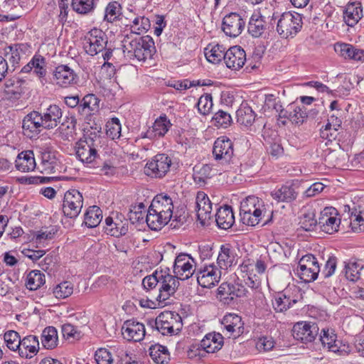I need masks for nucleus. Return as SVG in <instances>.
<instances>
[{
    "instance_id": "obj_7",
    "label": "nucleus",
    "mask_w": 364,
    "mask_h": 364,
    "mask_svg": "<svg viewBox=\"0 0 364 364\" xmlns=\"http://www.w3.org/2000/svg\"><path fill=\"white\" fill-rule=\"evenodd\" d=\"M82 41L85 53L94 56L105 49L107 36L102 30L93 28L85 35Z\"/></svg>"
},
{
    "instance_id": "obj_17",
    "label": "nucleus",
    "mask_w": 364,
    "mask_h": 364,
    "mask_svg": "<svg viewBox=\"0 0 364 364\" xmlns=\"http://www.w3.org/2000/svg\"><path fill=\"white\" fill-rule=\"evenodd\" d=\"M299 293L298 290H294ZM299 301L298 294H294L291 289H286L276 293L272 300V305L276 312H284L291 308Z\"/></svg>"
},
{
    "instance_id": "obj_48",
    "label": "nucleus",
    "mask_w": 364,
    "mask_h": 364,
    "mask_svg": "<svg viewBox=\"0 0 364 364\" xmlns=\"http://www.w3.org/2000/svg\"><path fill=\"white\" fill-rule=\"evenodd\" d=\"M77 119L75 116L66 117L63 122H60V126L58 129L62 134L63 140H69L76 134Z\"/></svg>"
},
{
    "instance_id": "obj_12",
    "label": "nucleus",
    "mask_w": 364,
    "mask_h": 364,
    "mask_svg": "<svg viewBox=\"0 0 364 364\" xmlns=\"http://www.w3.org/2000/svg\"><path fill=\"white\" fill-rule=\"evenodd\" d=\"M212 152L215 161L229 164L234 156V143L228 136H221L214 141Z\"/></svg>"
},
{
    "instance_id": "obj_1",
    "label": "nucleus",
    "mask_w": 364,
    "mask_h": 364,
    "mask_svg": "<svg viewBox=\"0 0 364 364\" xmlns=\"http://www.w3.org/2000/svg\"><path fill=\"white\" fill-rule=\"evenodd\" d=\"M124 56L129 60L145 62L151 59L156 51L154 41L150 36H134L126 35L122 41Z\"/></svg>"
},
{
    "instance_id": "obj_31",
    "label": "nucleus",
    "mask_w": 364,
    "mask_h": 364,
    "mask_svg": "<svg viewBox=\"0 0 364 364\" xmlns=\"http://www.w3.org/2000/svg\"><path fill=\"white\" fill-rule=\"evenodd\" d=\"M159 292L155 299L159 302L165 301L173 296L179 286V282L174 276H168L166 279H161L159 282Z\"/></svg>"
},
{
    "instance_id": "obj_37",
    "label": "nucleus",
    "mask_w": 364,
    "mask_h": 364,
    "mask_svg": "<svg viewBox=\"0 0 364 364\" xmlns=\"http://www.w3.org/2000/svg\"><path fill=\"white\" fill-rule=\"evenodd\" d=\"M335 50L345 59L364 61V50L358 49L348 43H336Z\"/></svg>"
},
{
    "instance_id": "obj_42",
    "label": "nucleus",
    "mask_w": 364,
    "mask_h": 364,
    "mask_svg": "<svg viewBox=\"0 0 364 364\" xmlns=\"http://www.w3.org/2000/svg\"><path fill=\"white\" fill-rule=\"evenodd\" d=\"M58 166V159L55 154L50 151L41 153L40 172L45 174L54 173Z\"/></svg>"
},
{
    "instance_id": "obj_36",
    "label": "nucleus",
    "mask_w": 364,
    "mask_h": 364,
    "mask_svg": "<svg viewBox=\"0 0 364 364\" xmlns=\"http://www.w3.org/2000/svg\"><path fill=\"white\" fill-rule=\"evenodd\" d=\"M156 212L154 210H151V207L149 206L146 215L145 222L151 230L158 231L168 224L171 218L162 213Z\"/></svg>"
},
{
    "instance_id": "obj_16",
    "label": "nucleus",
    "mask_w": 364,
    "mask_h": 364,
    "mask_svg": "<svg viewBox=\"0 0 364 364\" xmlns=\"http://www.w3.org/2000/svg\"><path fill=\"white\" fill-rule=\"evenodd\" d=\"M46 60L43 55L36 53L31 60L24 65L20 73H32L44 85L47 82L46 75Z\"/></svg>"
},
{
    "instance_id": "obj_18",
    "label": "nucleus",
    "mask_w": 364,
    "mask_h": 364,
    "mask_svg": "<svg viewBox=\"0 0 364 364\" xmlns=\"http://www.w3.org/2000/svg\"><path fill=\"white\" fill-rule=\"evenodd\" d=\"M172 124L166 114H162L156 119L152 127H149L146 132L140 134L141 139L154 140L163 137L171 127Z\"/></svg>"
},
{
    "instance_id": "obj_5",
    "label": "nucleus",
    "mask_w": 364,
    "mask_h": 364,
    "mask_svg": "<svg viewBox=\"0 0 364 364\" xmlns=\"http://www.w3.org/2000/svg\"><path fill=\"white\" fill-rule=\"evenodd\" d=\"M196 259L190 254L181 252L175 258L173 265L174 277L178 280H187L194 276L196 270Z\"/></svg>"
},
{
    "instance_id": "obj_53",
    "label": "nucleus",
    "mask_w": 364,
    "mask_h": 364,
    "mask_svg": "<svg viewBox=\"0 0 364 364\" xmlns=\"http://www.w3.org/2000/svg\"><path fill=\"white\" fill-rule=\"evenodd\" d=\"M205 49V58L210 63L218 64L223 60L225 61V48L223 45L217 44L212 47V48L207 51Z\"/></svg>"
},
{
    "instance_id": "obj_27",
    "label": "nucleus",
    "mask_w": 364,
    "mask_h": 364,
    "mask_svg": "<svg viewBox=\"0 0 364 364\" xmlns=\"http://www.w3.org/2000/svg\"><path fill=\"white\" fill-rule=\"evenodd\" d=\"M40 112L46 124V130L53 129L60 124L63 112L59 105L51 104Z\"/></svg>"
},
{
    "instance_id": "obj_8",
    "label": "nucleus",
    "mask_w": 364,
    "mask_h": 364,
    "mask_svg": "<svg viewBox=\"0 0 364 364\" xmlns=\"http://www.w3.org/2000/svg\"><path fill=\"white\" fill-rule=\"evenodd\" d=\"M319 272V264L314 255L306 254L300 259L296 274L304 282L309 283L316 280Z\"/></svg>"
},
{
    "instance_id": "obj_4",
    "label": "nucleus",
    "mask_w": 364,
    "mask_h": 364,
    "mask_svg": "<svg viewBox=\"0 0 364 364\" xmlns=\"http://www.w3.org/2000/svg\"><path fill=\"white\" fill-rule=\"evenodd\" d=\"M302 25L300 14L284 12L277 21V32L282 38H293L301 31Z\"/></svg>"
},
{
    "instance_id": "obj_58",
    "label": "nucleus",
    "mask_w": 364,
    "mask_h": 364,
    "mask_svg": "<svg viewBox=\"0 0 364 364\" xmlns=\"http://www.w3.org/2000/svg\"><path fill=\"white\" fill-rule=\"evenodd\" d=\"M106 134L112 140L117 139L121 136L122 127L119 119L113 117L106 123Z\"/></svg>"
},
{
    "instance_id": "obj_59",
    "label": "nucleus",
    "mask_w": 364,
    "mask_h": 364,
    "mask_svg": "<svg viewBox=\"0 0 364 364\" xmlns=\"http://www.w3.org/2000/svg\"><path fill=\"white\" fill-rule=\"evenodd\" d=\"M308 114L304 107L293 105L291 109V114H289V120L295 124H302L307 119Z\"/></svg>"
},
{
    "instance_id": "obj_9",
    "label": "nucleus",
    "mask_w": 364,
    "mask_h": 364,
    "mask_svg": "<svg viewBox=\"0 0 364 364\" xmlns=\"http://www.w3.org/2000/svg\"><path fill=\"white\" fill-rule=\"evenodd\" d=\"M223 337L219 333H210L198 343H193L188 351V356L193 358L197 355L196 352L203 350L208 353H213L220 350L223 346Z\"/></svg>"
},
{
    "instance_id": "obj_10",
    "label": "nucleus",
    "mask_w": 364,
    "mask_h": 364,
    "mask_svg": "<svg viewBox=\"0 0 364 364\" xmlns=\"http://www.w3.org/2000/svg\"><path fill=\"white\" fill-rule=\"evenodd\" d=\"M83 206V197L77 189H70L64 194L62 204L63 215L68 218H76Z\"/></svg>"
},
{
    "instance_id": "obj_50",
    "label": "nucleus",
    "mask_w": 364,
    "mask_h": 364,
    "mask_svg": "<svg viewBox=\"0 0 364 364\" xmlns=\"http://www.w3.org/2000/svg\"><path fill=\"white\" fill-rule=\"evenodd\" d=\"M122 14L121 4L117 1H110L105 8L104 20L113 23L119 20Z\"/></svg>"
},
{
    "instance_id": "obj_60",
    "label": "nucleus",
    "mask_w": 364,
    "mask_h": 364,
    "mask_svg": "<svg viewBox=\"0 0 364 364\" xmlns=\"http://www.w3.org/2000/svg\"><path fill=\"white\" fill-rule=\"evenodd\" d=\"M73 292V285L71 282L64 281L56 285L53 289V294L58 299H65Z\"/></svg>"
},
{
    "instance_id": "obj_30",
    "label": "nucleus",
    "mask_w": 364,
    "mask_h": 364,
    "mask_svg": "<svg viewBox=\"0 0 364 364\" xmlns=\"http://www.w3.org/2000/svg\"><path fill=\"white\" fill-rule=\"evenodd\" d=\"M196 200L198 220L201 224L205 225V221L212 217V203L203 191L198 192Z\"/></svg>"
},
{
    "instance_id": "obj_40",
    "label": "nucleus",
    "mask_w": 364,
    "mask_h": 364,
    "mask_svg": "<svg viewBox=\"0 0 364 364\" xmlns=\"http://www.w3.org/2000/svg\"><path fill=\"white\" fill-rule=\"evenodd\" d=\"M36 166L34 154L32 151H22L18 154L15 161V166L21 172L33 171Z\"/></svg>"
},
{
    "instance_id": "obj_29",
    "label": "nucleus",
    "mask_w": 364,
    "mask_h": 364,
    "mask_svg": "<svg viewBox=\"0 0 364 364\" xmlns=\"http://www.w3.org/2000/svg\"><path fill=\"white\" fill-rule=\"evenodd\" d=\"M31 45L27 43H14L5 49V56L8 58L14 70L19 65L21 58L30 52Z\"/></svg>"
},
{
    "instance_id": "obj_34",
    "label": "nucleus",
    "mask_w": 364,
    "mask_h": 364,
    "mask_svg": "<svg viewBox=\"0 0 364 364\" xmlns=\"http://www.w3.org/2000/svg\"><path fill=\"white\" fill-rule=\"evenodd\" d=\"M323 346L327 348L329 351L340 354L341 341L338 340L337 334L333 328H322L319 336Z\"/></svg>"
},
{
    "instance_id": "obj_62",
    "label": "nucleus",
    "mask_w": 364,
    "mask_h": 364,
    "mask_svg": "<svg viewBox=\"0 0 364 364\" xmlns=\"http://www.w3.org/2000/svg\"><path fill=\"white\" fill-rule=\"evenodd\" d=\"M158 269H156L151 274L146 276L141 282V285L146 291H150L156 289L159 285L161 279L157 276Z\"/></svg>"
},
{
    "instance_id": "obj_57",
    "label": "nucleus",
    "mask_w": 364,
    "mask_h": 364,
    "mask_svg": "<svg viewBox=\"0 0 364 364\" xmlns=\"http://www.w3.org/2000/svg\"><path fill=\"white\" fill-rule=\"evenodd\" d=\"M104 232L112 237H122L128 232V223L127 222L123 223L122 220L114 221L112 227L104 228Z\"/></svg>"
},
{
    "instance_id": "obj_13",
    "label": "nucleus",
    "mask_w": 364,
    "mask_h": 364,
    "mask_svg": "<svg viewBox=\"0 0 364 364\" xmlns=\"http://www.w3.org/2000/svg\"><path fill=\"white\" fill-rule=\"evenodd\" d=\"M75 149L76 157L82 163L90 168L95 167L99 159L97 147L80 139L76 142Z\"/></svg>"
},
{
    "instance_id": "obj_19",
    "label": "nucleus",
    "mask_w": 364,
    "mask_h": 364,
    "mask_svg": "<svg viewBox=\"0 0 364 364\" xmlns=\"http://www.w3.org/2000/svg\"><path fill=\"white\" fill-rule=\"evenodd\" d=\"M53 82L59 87H68L76 84L78 77L75 71L67 65H59L53 72Z\"/></svg>"
},
{
    "instance_id": "obj_24",
    "label": "nucleus",
    "mask_w": 364,
    "mask_h": 364,
    "mask_svg": "<svg viewBox=\"0 0 364 364\" xmlns=\"http://www.w3.org/2000/svg\"><path fill=\"white\" fill-rule=\"evenodd\" d=\"M221 323L229 333V337L237 338L244 332V322L242 317L237 314H226L223 316Z\"/></svg>"
},
{
    "instance_id": "obj_46",
    "label": "nucleus",
    "mask_w": 364,
    "mask_h": 364,
    "mask_svg": "<svg viewBox=\"0 0 364 364\" xmlns=\"http://www.w3.org/2000/svg\"><path fill=\"white\" fill-rule=\"evenodd\" d=\"M215 175L213 166L210 164L195 166L193 168V180L200 186L204 185L208 179L211 178Z\"/></svg>"
},
{
    "instance_id": "obj_45",
    "label": "nucleus",
    "mask_w": 364,
    "mask_h": 364,
    "mask_svg": "<svg viewBox=\"0 0 364 364\" xmlns=\"http://www.w3.org/2000/svg\"><path fill=\"white\" fill-rule=\"evenodd\" d=\"M58 336L57 329L53 326H48L41 333V344L48 350H53L57 347Z\"/></svg>"
},
{
    "instance_id": "obj_44",
    "label": "nucleus",
    "mask_w": 364,
    "mask_h": 364,
    "mask_svg": "<svg viewBox=\"0 0 364 364\" xmlns=\"http://www.w3.org/2000/svg\"><path fill=\"white\" fill-rule=\"evenodd\" d=\"M98 0H72L71 6L74 11L80 15H91L95 12Z\"/></svg>"
},
{
    "instance_id": "obj_21",
    "label": "nucleus",
    "mask_w": 364,
    "mask_h": 364,
    "mask_svg": "<svg viewBox=\"0 0 364 364\" xmlns=\"http://www.w3.org/2000/svg\"><path fill=\"white\" fill-rule=\"evenodd\" d=\"M337 215L338 211L333 207H326L321 212L318 224L323 231L328 234L338 231L341 220L336 218Z\"/></svg>"
},
{
    "instance_id": "obj_22",
    "label": "nucleus",
    "mask_w": 364,
    "mask_h": 364,
    "mask_svg": "<svg viewBox=\"0 0 364 364\" xmlns=\"http://www.w3.org/2000/svg\"><path fill=\"white\" fill-rule=\"evenodd\" d=\"M245 26V20L237 13L226 15L222 22V29L230 37H237L243 31Z\"/></svg>"
},
{
    "instance_id": "obj_23",
    "label": "nucleus",
    "mask_w": 364,
    "mask_h": 364,
    "mask_svg": "<svg viewBox=\"0 0 364 364\" xmlns=\"http://www.w3.org/2000/svg\"><path fill=\"white\" fill-rule=\"evenodd\" d=\"M237 263V254L233 246L230 243H225L220 245L217 257V267L226 270L229 267L235 265Z\"/></svg>"
},
{
    "instance_id": "obj_54",
    "label": "nucleus",
    "mask_w": 364,
    "mask_h": 364,
    "mask_svg": "<svg viewBox=\"0 0 364 364\" xmlns=\"http://www.w3.org/2000/svg\"><path fill=\"white\" fill-rule=\"evenodd\" d=\"M363 267L356 262H349L345 264V277L353 282H355L360 278V271Z\"/></svg>"
},
{
    "instance_id": "obj_61",
    "label": "nucleus",
    "mask_w": 364,
    "mask_h": 364,
    "mask_svg": "<svg viewBox=\"0 0 364 364\" xmlns=\"http://www.w3.org/2000/svg\"><path fill=\"white\" fill-rule=\"evenodd\" d=\"M213 105L212 95L208 93L200 96L197 103L198 110L203 115L208 114L212 109Z\"/></svg>"
},
{
    "instance_id": "obj_2",
    "label": "nucleus",
    "mask_w": 364,
    "mask_h": 364,
    "mask_svg": "<svg viewBox=\"0 0 364 364\" xmlns=\"http://www.w3.org/2000/svg\"><path fill=\"white\" fill-rule=\"evenodd\" d=\"M149 323L163 336L177 335L183 327L181 316L170 311L161 312L154 321H149Z\"/></svg>"
},
{
    "instance_id": "obj_38",
    "label": "nucleus",
    "mask_w": 364,
    "mask_h": 364,
    "mask_svg": "<svg viewBox=\"0 0 364 364\" xmlns=\"http://www.w3.org/2000/svg\"><path fill=\"white\" fill-rule=\"evenodd\" d=\"M363 16V9L360 2L348 4L343 11V19L350 27L357 24Z\"/></svg>"
},
{
    "instance_id": "obj_3",
    "label": "nucleus",
    "mask_w": 364,
    "mask_h": 364,
    "mask_svg": "<svg viewBox=\"0 0 364 364\" xmlns=\"http://www.w3.org/2000/svg\"><path fill=\"white\" fill-rule=\"evenodd\" d=\"M240 215L244 225L252 227L258 225L264 216L259 198L252 196L242 200L240 203Z\"/></svg>"
},
{
    "instance_id": "obj_28",
    "label": "nucleus",
    "mask_w": 364,
    "mask_h": 364,
    "mask_svg": "<svg viewBox=\"0 0 364 364\" xmlns=\"http://www.w3.org/2000/svg\"><path fill=\"white\" fill-rule=\"evenodd\" d=\"M77 113L92 118L100 109V100L94 94H87L80 99Z\"/></svg>"
},
{
    "instance_id": "obj_6",
    "label": "nucleus",
    "mask_w": 364,
    "mask_h": 364,
    "mask_svg": "<svg viewBox=\"0 0 364 364\" xmlns=\"http://www.w3.org/2000/svg\"><path fill=\"white\" fill-rule=\"evenodd\" d=\"M171 159L166 154H158L148 161L144 168L145 175L152 178H162L169 171Z\"/></svg>"
},
{
    "instance_id": "obj_20",
    "label": "nucleus",
    "mask_w": 364,
    "mask_h": 364,
    "mask_svg": "<svg viewBox=\"0 0 364 364\" xmlns=\"http://www.w3.org/2000/svg\"><path fill=\"white\" fill-rule=\"evenodd\" d=\"M299 186L293 182L287 181L279 188L271 191L272 198L277 203H291L296 200L299 195Z\"/></svg>"
},
{
    "instance_id": "obj_39",
    "label": "nucleus",
    "mask_w": 364,
    "mask_h": 364,
    "mask_svg": "<svg viewBox=\"0 0 364 364\" xmlns=\"http://www.w3.org/2000/svg\"><path fill=\"white\" fill-rule=\"evenodd\" d=\"M267 30L264 17L259 13L253 14L250 18L247 31L254 38L261 37Z\"/></svg>"
},
{
    "instance_id": "obj_64",
    "label": "nucleus",
    "mask_w": 364,
    "mask_h": 364,
    "mask_svg": "<svg viewBox=\"0 0 364 364\" xmlns=\"http://www.w3.org/2000/svg\"><path fill=\"white\" fill-rule=\"evenodd\" d=\"M95 360L97 364H112L114 361L111 353L104 348L95 351Z\"/></svg>"
},
{
    "instance_id": "obj_63",
    "label": "nucleus",
    "mask_w": 364,
    "mask_h": 364,
    "mask_svg": "<svg viewBox=\"0 0 364 364\" xmlns=\"http://www.w3.org/2000/svg\"><path fill=\"white\" fill-rule=\"evenodd\" d=\"M318 224L314 213L304 214L299 221L300 228L304 231H313Z\"/></svg>"
},
{
    "instance_id": "obj_56",
    "label": "nucleus",
    "mask_w": 364,
    "mask_h": 364,
    "mask_svg": "<svg viewBox=\"0 0 364 364\" xmlns=\"http://www.w3.org/2000/svg\"><path fill=\"white\" fill-rule=\"evenodd\" d=\"M213 124L218 128H227L232 122V117L229 113L222 109L218 110L215 113L212 118Z\"/></svg>"
},
{
    "instance_id": "obj_25",
    "label": "nucleus",
    "mask_w": 364,
    "mask_h": 364,
    "mask_svg": "<svg viewBox=\"0 0 364 364\" xmlns=\"http://www.w3.org/2000/svg\"><path fill=\"white\" fill-rule=\"evenodd\" d=\"M245 51L240 46H232L226 50L224 62L228 68L237 70L245 65Z\"/></svg>"
},
{
    "instance_id": "obj_51",
    "label": "nucleus",
    "mask_w": 364,
    "mask_h": 364,
    "mask_svg": "<svg viewBox=\"0 0 364 364\" xmlns=\"http://www.w3.org/2000/svg\"><path fill=\"white\" fill-rule=\"evenodd\" d=\"M341 122L338 120V124H334L333 126L331 123L328 122L324 127H322L320 129V137L323 140H326L325 145L328 146L330 143H331L333 140L337 139L338 135V127H341Z\"/></svg>"
},
{
    "instance_id": "obj_43",
    "label": "nucleus",
    "mask_w": 364,
    "mask_h": 364,
    "mask_svg": "<svg viewBox=\"0 0 364 364\" xmlns=\"http://www.w3.org/2000/svg\"><path fill=\"white\" fill-rule=\"evenodd\" d=\"M149 352L151 359L157 364H165L170 360V353L166 346L159 343L151 345Z\"/></svg>"
},
{
    "instance_id": "obj_26",
    "label": "nucleus",
    "mask_w": 364,
    "mask_h": 364,
    "mask_svg": "<svg viewBox=\"0 0 364 364\" xmlns=\"http://www.w3.org/2000/svg\"><path fill=\"white\" fill-rule=\"evenodd\" d=\"M122 333L129 341L139 342L145 336V326L134 319L126 321L122 326Z\"/></svg>"
},
{
    "instance_id": "obj_49",
    "label": "nucleus",
    "mask_w": 364,
    "mask_h": 364,
    "mask_svg": "<svg viewBox=\"0 0 364 364\" xmlns=\"http://www.w3.org/2000/svg\"><path fill=\"white\" fill-rule=\"evenodd\" d=\"M46 282V276L40 270H32L26 276V287L30 291H36Z\"/></svg>"
},
{
    "instance_id": "obj_35",
    "label": "nucleus",
    "mask_w": 364,
    "mask_h": 364,
    "mask_svg": "<svg viewBox=\"0 0 364 364\" xmlns=\"http://www.w3.org/2000/svg\"><path fill=\"white\" fill-rule=\"evenodd\" d=\"M215 221L219 228L228 230L235 223V215L230 205L220 207L215 214Z\"/></svg>"
},
{
    "instance_id": "obj_47",
    "label": "nucleus",
    "mask_w": 364,
    "mask_h": 364,
    "mask_svg": "<svg viewBox=\"0 0 364 364\" xmlns=\"http://www.w3.org/2000/svg\"><path fill=\"white\" fill-rule=\"evenodd\" d=\"M102 219V211L97 205L88 208L84 215L83 223L89 228L97 227Z\"/></svg>"
},
{
    "instance_id": "obj_52",
    "label": "nucleus",
    "mask_w": 364,
    "mask_h": 364,
    "mask_svg": "<svg viewBox=\"0 0 364 364\" xmlns=\"http://www.w3.org/2000/svg\"><path fill=\"white\" fill-rule=\"evenodd\" d=\"M145 205L143 203L132 205L128 213V218L132 224H141L144 220Z\"/></svg>"
},
{
    "instance_id": "obj_32",
    "label": "nucleus",
    "mask_w": 364,
    "mask_h": 364,
    "mask_svg": "<svg viewBox=\"0 0 364 364\" xmlns=\"http://www.w3.org/2000/svg\"><path fill=\"white\" fill-rule=\"evenodd\" d=\"M39 341L38 336L28 335L21 340L18 356L22 358L30 359L37 354L39 350Z\"/></svg>"
},
{
    "instance_id": "obj_11",
    "label": "nucleus",
    "mask_w": 364,
    "mask_h": 364,
    "mask_svg": "<svg viewBox=\"0 0 364 364\" xmlns=\"http://www.w3.org/2000/svg\"><path fill=\"white\" fill-rule=\"evenodd\" d=\"M23 134L29 139L37 137L46 129V124L40 111L33 110L27 114L22 121Z\"/></svg>"
},
{
    "instance_id": "obj_15",
    "label": "nucleus",
    "mask_w": 364,
    "mask_h": 364,
    "mask_svg": "<svg viewBox=\"0 0 364 364\" xmlns=\"http://www.w3.org/2000/svg\"><path fill=\"white\" fill-rule=\"evenodd\" d=\"M220 270L214 264L196 269L195 276L198 284L203 288H212L218 282Z\"/></svg>"
},
{
    "instance_id": "obj_41",
    "label": "nucleus",
    "mask_w": 364,
    "mask_h": 364,
    "mask_svg": "<svg viewBox=\"0 0 364 364\" xmlns=\"http://www.w3.org/2000/svg\"><path fill=\"white\" fill-rule=\"evenodd\" d=\"M237 122L245 127L251 126L255 120L256 114L246 102H242L236 112Z\"/></svg>"
},
{
    "instance_id": "obj_14",
    "label": "nucleus",
    "mask_w": 364,
    "mask_h": 364,
    "mask_svg": "<svg viewBox=\"0 0 364 364\" xmlns=\"http://www.w3.org/2000/svg\"><path fill=\"white\" fill-rule=\"evenodd\" d=\"M319 328L316 322L299 321L292 329L293 337L304 343L313 342L318 334Z\"/></svg>"
},
{
    "instance_id": "obj_33",
    "label": "nucleus",
    "mask_w": 364,
    "mask_h": 364,
    "mask_svg": "<svg viewBox=\"0 0 364 364\" xmlns=\"http://www.w3.org/2000/svg\"><path fill=\"white\" fill-rule=\"evenodd\" d=\"M150 207L156 213H162L168 217L173 216V203L172 198L167 193L157 194L152 200Z\"/></svg>"
},
{
    "instance_id": "obj_55",
    "label": "nucleus",
    "mask_w": 364,
    "mask_h": 364,
    "mask_svg": "<svg viewBox=\"0 0 364 364\" xmlns=\"http://www.w3.org/2000/svg\"><path fill=\"white\" fill-rule=\"evenodd\" d=\"M4 339L6 347L18 354L21 340L18 333L13 330L8 331L4 333Z\"/></svg>"
}]
</instances>
